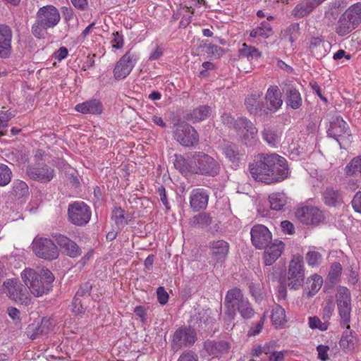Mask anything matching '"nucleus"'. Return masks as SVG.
Segmentation results:
<instances>
[{
    "instance_id": "nucleus-1",
    "label": "nucleus",
    "mask_w": 361,
    "mask_h": 361,
    "mask_svg": "<svg viewBox=\"0 0 361 361\" xmlns=\"http://www.w3.org/2000/svg\"><path fill=\"white\" fill-rule=\"evenodd\" d=\"M249 170L256 181L267 185L281 182L288 175L286 159L277 154H259L250 163Z\"/></svg>"
},
{
    "instance_id": "nucleus-2",
    "label": "nucleus",
    "mask_w": 361,
    "mask_h": 361,
    "mask_svg": "<svg viewBox=\"0 0 361 361\" xmlns=\"http://www.w3.org/2000/svg\"><path fill=\"white\" fill-rule=\"evenodd\" d=\"M61 20L59 10L52 5L44 6L37 11L31 27L32 34L37 39H44L47 30L54 28Z\"/></svg>"
},
{
    "instance_id": "nucleus-3",
    "label": "nucleus",
    "mask_w": 361,
    "mask_h": 361,
    "mask_svg": "<svg viewBox=\"0 0 361 361\" xmlns=\"http://www.w3.org/2000/svg\"><path fill=\"white\" fill-rule=\"evenodd\" d=\"M226 313L233 317L238 312L245 319H250L255 315V310L241 290L233 288L228 290L224 300Z\"/></svg>"
},
{
    "instance_id": "nucleus-4",
    "label": "nucleus",
    "mask_w": 361,
    "mask_h": 361,
    "mask_svg": "<svg viewBox=\"0 0 361 361\" xmlns=\"http://www.w3.org/2000/svg\"><path fill=\"white\" fill-rule=\"evenodd\" d=\"M222 122L233 127L239 135L241 142L245 145H252L257 135V129L254 124L245 117L234 119L231 115L224 114L221 116Z\"/></svg>"
},
{
    "instance_id": "nucleus-5",
    "label": "nucleus",
    "mask_w": 361,
    "mask_h": 361,
    "mask_svg": "<svg viewBox=\"0 0 361 361\" xmlns=\"http://www.w3.org/2000/svg\"><path fill=\"white\" fill-rule=\"evenodd\" d=\"M361 23V3L350 6L339 18L336 32L339 36H345L355 30Z\"/></svg>"
},
{
    "instance_id": "nucleus-6",
    "label": "nucleus",
    "mask_w": 361,
    "mask_h": 361,
    "mask_svg": "<svg viewBox=\"0 0 361 361\" xmlns=\"http://www.w3.org/2000/svg\"><path fill=\"white\" fill-rule=\"evenodd\" d=\"M328 136L335 139L341 149H346L352 141V134L348 123L341 116H336L327 130Z\"/></svg>"
},
{
    "instance_id": "nucleus-7",
    "label": "nucleus",
    "mask_w": 361,
    "mask_h": 361,
    "mask_svg": "<svg viewBox=\"0 0 361 361\" xmlns=\"http://www.w3.org/2000/svg\"><path fill=\"white\" fill-rule=\"evenodd\" d=\"M193 173L214 176L219 172V163L209 155L203 152L192 154Z\"/></svg>"
},
{
    "instance_id": "nucleus-8",
    "label": "nucleus",
    "mask_w": 361,
    "mask_h": 361,
    "mask_svg": "<svg viewBox=\"0 0 361 361\" xmlns=\"http://www.w3.org/2000/svg\"><path fill=\"white\" fill-rule=\"evenodd\" d=\"M305 268L303 257L295 255L290 260L288 271V286L290 289L298 290L303 284Z\"/></svg>"
},
{
    "instance_id": "nucleus-9",
    "label": "nucleus",
    "mask_w": 361,
    "mask_h": 361,
    "mask_svg": "<svg viewBox=\"0 0 361 361\" xmlns=\"http://www.w3.org/2000/svg\"><path fill=\"white\" fill-rule=\"evenodd\" d=\"M21 278L25 285L35 297L47 294L51 288L39 279V274L32 269H25L21 273Z\"/></svg>"
},
{
    "instance_id": "nucleus-10",
    "label": "nucleus",
    "mask_w": 361,
    "mask_h": 361,
    "mask_svg": "<svg viewBox=\"0 0 361 361\" xmlns=\"http://www.w3.org/2000/svg\"><path fill=\"white\" fill-rule=\"evenodd\" d=\"M32 249L35 255L46 260L58 258L59 251L54 243L47 238H35L32 243Z\"/></svg>"
},
{
    "instance_id": "nucleus-11",
    "label": "nucleus",
    "mask_w": 361,
    "mask_h": 361,
    "mask_svg": "<svg viewBox=\"0 0 361 361\" xmlns=\"http://www.w3.org/2000/svg\"><path fill=\"white\" fill-rule=\"evenodd\" d=\"M68 216L71 224L78 226H83L90 220L91 211L85 203L75 202L68 206Z\"/></svg>"
},
{
    "instance_id": "nucleus-12",
    "label": "nucleus",
    "mask_w": 361,
    "mask_h": 361,
    "mask_svg": "<svg viewBox=\"0 0 361 361\" xmlns=\"http://www.w3.org/2000/svg\"><path fill=\"white\" fill-rule=\"evenodd\" d=\"M173 136L178 142L187 147H193L199 141L196 130L186 123H180L176 126Z\"/></svg>"
},
{
    "instance_id": "nucleus-13",
    "label": "nucleus",
    "mask_w": 361,
    "mask_h": 361,
    "mask_svg": "<svg viewBox=\"0 0 361 361\" xmlns=\"http://www.w3.org/2000/svg\"><path fill=\"white\" fill-rule=\"evenodd\" d=\"M4 292L8 298L16 302H25L28 299L27 287L23 286L16 279H9L4 282Z\"/></svg>"
},
{
    "instance_id": "nucleus-14",
    "label": "nucleus",
    "mask_w": 361,
    "mask_h": 361,
    "mask_svg": "<svg viewBox=\"0 0 361 361\" xmlns=\"http://www.w3.org/2000/svg\"><path fill=\"white\" fill-rule=\"evenodd\" d=\"M26 173L30 178L42 183L50 182L55 176L54 169L44 163L28 165Z\"/></svg>"
},
{
    "instance_id": "nucleus-15",
    "label": "nucleus",
    "mask_w": 361,
    "mask_h": 361,
    "mask_svg": "<svg viewBox=\"0 0 361 361\" xmlns=\"http://www.w3.org/2000/svg\"><path fill=\"white\" fill-rule=\"evenodd\" d=\"M196 333L190 327L182 326L178 328L173 334L171 348L178 351L183 347L193 345L196 341Z\"/></svg>"
},
{
    "instance_id": "nucleus-16",
    "label": "nucleus",
    "mask_w": 361,
    "mask_h": 361,
    "mask_svg": "<svg viewBox=\"0 0 361 361\" xmlns=\"http://www.w3.org/2000/svg\"><path fill=\"white\" fill-rule=\"evenodd\" d=\"M350 293L348 288L343 287L338 290L336 302L342 325L348 324L350 321Z\"/></svg>"
},
{
    "instance_id": "nucleus-17",
    "label": "nucleus",
    "mask_w": 361,
    "mask_h": 361,
    "mask_svg": "<svg viewBox=\"0 0 361 361\" xmlns=\"http://www.w3.org/2000/svg\"><path fill=\"white\" fill-rule=\"evenodd\" d=\"M137 60V55L128 51L116 63L114 75L116 80L126 78L134 68Z\"/></svg>"
},
{
    "instance_id": "nucleus-18",
    "label": "nucleus",
    "mask_w": 361,
    "mask_h": 361,
    "mask_svg": "<svg viewBox=\"0 0 361 361\" xmlns=\"http://www.w3.org/2000/svg\"><path fill=\"white\" fill-rule=\"evenodd\" d=\"M92 284L86 281L80 285L73 300V311L76 314H82L86 310L85 300L89 299Z\"/></svg>"
},
{
    "instance_id": "nucleus-19",
    "label": "nucleus",
    "mask_w": 361,
    "mask_h": 361,
    "mask_svg": "<svg viewBox=\"0 0 361 361\" xmlns=\"http://www.w3.org/2000/svg\"><path fill=\"white\" fill-rule=\"evenodd\" d=\"M251 241L257 249H264L272 242V235L264 225H255L250 231Z\"/></svg>"
},
{
    "instance_id": "nucleus-20",
    "label": "nucleus",
    "mask_w": 361,
    "mask_h": 361,
    "mask_svg": "<svg viewBox=\"0 0 361 361\" xmlns=\"http://www.w3.org/2000/svg\"><path fill=\"white\" fill-rule=\"evenodd\" d=\"M295 216L300 222L307 225L318 224L324 219L322 211L312 206L299 208L295 212Z\"/></svg>"
},
{
    "instance_id": "nucleus-21",
    "label": "nucleus",
    "mask_w": 361,
    "mask_h": 361,
    "mask_svg": "<svg viewBox=\"0 0 361 361\" xmlns=\"http://www.w3.org/2000/svg\"><path fill=\"white\" fill-rule=\"evenodd\" d=\"M209 254L214 265L225 262L229 252V243L224 240H213L209 245Z\"/></svg>"
},
{
    "instance_id": "nucleus-22",
    "label": "nucleus",
    "mask_w": 361,
    "mask_h": 361,
    "mask_svg": "<svg viewBox=\"0 0 361 361\" xmlns=\"http://www.w3.org/2000/svg\"><path fill=\"white\" fill-rule=\"evenodd\" d=\"M284 243L279 240H274L264 247L263 253L264 263L266 266L272 265L281 255L284 250Z\"/></svg>"
},
{
    "instance_id": "nucleus-23",
    "label": "nucleus",
    "mask_w": 361,
    "mask_h": 361,
    "mask_svg": "<svg viewBox=\"0 0 361 361\" xmlns=\"http://www.w3.org/2000/svg\"><path fill=\"white\" fill-rule=\"evenodd\" d=\"M265 100L266 109L264 110L265 114L275 112L281 108L283 100L281 99V93L277 86H271L267 90Z\"/></svg>"
},
{
    "instance_id": "nucleus-24",
    "label": "nucleus",
    "mask_w": 361,
    "mask_h": 361,
    "mask_svg": "<svg viewBox=\"0 0 361 361\" xmlns=\"http://www.w3.org/2000/svg\"><path fill=\"white\" fill-rule=\"evenodd\" d=\"M308 50L317 59H322L328 53L331 44L322 37H311L308 39Z\"/></svg>"
},
{
    "instance_id": "nucleus-25",
    "label": "nucleus",
    "mask_w": 361,
    "mask_h": 361,
    "mask_svg": "<svg viewBox=\"0 0 361 361\" xmlns=\"http://www.w3.org/2000/svg\"><path fill=\"white\" fill-rule=\"evenodd\" d=\"M52 238L60 247L63 249V252L66 255L71 257H76L80 255L81 250L79 246L66 235L56 233L52 234Z\"/></svg>"
},
{
    "instance_id": "nucleus-26",
    "label": "nucleus",
    "mask_w": 361,
    "mask_h": 361,
    "mask_svg": "<svg viewBox=\"0 0 361 361\" xmlns=\"http://www.w3.org/2000/svg\"><path fill=\"white\" fill-rule=\"evenodd\" d=\"M13 32L11 27L5 24L0 25V58L8 59L11 54Z\"/></svg>"
},
{
    "instance_id": "nucleus-27",
    "label": "nucleus",
    "mask_w": 361,
    "mask_h": 361,
    "mask_svg": "<svg viewBox=\"0 0 361 361\" xmlns=\"http://www.w3.org/2000/svg\"><path fill=\"white\" fill-rule=\"evenodd\" d=\"M209 193L203 188L193 189L190 195V205L194 212H199L207 208Z\"/></svg>"
},
{
    "instance_id": "nucleus-28",
    "label": "nucleus",
    "mask_w": 361,
    "mask_h": 361,
    "mask_svg": "<svg viewBox=\"0 0 361 361\" xmlns=\"http://www.w3.org/2000/svg\"><path fill=\"white\" fill-rule=\"evenodd\" d=\"M324 1L302 0L294 7L291 11V15L295 18L307 17Z\"/></svg>"
},
{
    "instance_id": "nucleus-29",
    "label": "nucleus",
    "mask_w": 361,
    "mask_h": 361,
    "mask_svg": "<svg viewBox=\"0 0 361 361\" xmlns=\"http://www.w3.org/2000/svg\"><path fill=\"white\" fill-rule=\"evenodd\" d=\"M322 199L324 204L331 207H336L343 204V192L334 187H326L322 192Z\"/></svg>"
},
{
    "instance_id": "nucleus-30",
    "label": "nucleus",
    "mask_w": 361,
    "mask_h": 361,
    "mask_svg": "<svg viewBox=\"0 0 361 361\" xmlns=\"http://www.w3.org/2000/svg\"><path fill=\"white\" fill-rule=\"evenodd\" d=\"M283 91L286 94V104L293 109H299L302 104V99L297 87L292 83H286Z\"/></svg>"
},
{
    "instance_id": "nucleus-31",
    "label": "nucleus",
    "mask_w": 361,
    "mask_h": 361,
    "mask_svg": "<svg viewBox=\"0 0 361 361\" xmlns=\"http://www.w3.org/2000/svg\"><path fill=\"white\" fill-rule=\"evenodd\" d=\"M75 109L83 114H100L103 111V106L99 100L90 99L77 104Z\"/></svg>"
},
{
    "instance_id": "nucleus-32",
    "label": "nucleus",
    "mask_w": 361,
    "mask_h": 361,
    "mask_svg": "<svg viewBox=\"0 0 361 361\" xmlns=\"http://www.w3.org/2000/svg\"><path fill=\"white\" fill-rule=\"evenodd\" d=\"M211 108L209 106L202 105L187 113L185 118L195 123L205 120L209 116Z\"/></svg>"
},
{
    "instance_id": "nucleus-33",
    "label": "nucleus",
    "mask_w": 361,
    "mask_h": 361,
    "mask_svg": "<svg viewBox=\"0 0 361 361\" xmlns=\"http://www.w3.org/2000/svg\"><path fill=\"white\" fill-rule=\"evenodd\" d=\"M323 283L322 276L318 274H314L307 279L305 294L307 298L314 295L321 288Z\"/></svg>"
},
{
    "instance_id": "nucleus-34",
    "label": "nucleus",
    "mask_w": 361,
    "mask_h": 361,
    "mask_svg": "<svg viewBox=\"0 0 361 361\" xmlns=\"http://www.w3.org/2000/svg\"><path fill=\"white\" fill-rule=\"evenodd\" d=\"M269 201L271 209L276 211L285 210L288 203V197L283 192H274L269 196Z\"/></svg>"
},
{
    "instance_id": "nucleus-35",
    "label": "nucleus",
    "mask_w": 361,
    "mask_h": 361,
    "mask_svg": "<svg viewBox=\"0 0 361 361\" xmlns=\"http://www.w3.org/2000/svg\"><path fill=\"white\" fill-rule=\"evenodd\" d=\"M346 330L343 333L340 340V345L343 350H352L357 342V338L355 336V332L350 329V325L346 324Z\"/></svg>"
},
{
    "instance_id": "nucleus-36",
    "label": "nucleus",
    "mask_w": 361,
    "mask_h": 361,
    "mask_svg": "<svg viewBox=\"0 0 361 361\" xmlns=\"http://www.w3.org/2000/svg\"><path fill=\"white\" fill-rule=\"evenodd\" d=\"M261 94L259 92L252 93L245 100V104L247 111L251 114H257L262 111L259 99Z\"/></svg>"
},
{
    "instance_id": "nucleus-37",
    "label": "nucleus",
    "mask_w": 361,
    "mask_h": 361,
    "mask_svg": "<svg viewBox=\"0 0 361 361\" xmlns=\"http://www.w3.org/2000/svg\"><path fill=\"white\" fill-rule=\"evenodd\" d=\"M212 223V217L209 214L206 212H201L192 216L189 224L192 227L206 228L211 225Z\"/></svg>"
},
{
    "instance_id": "nucleus-38",
    "label": "nucleus",
    "mask_w": 361,
    "mask_h": 361,
    "mask_svg": "<svg viewBox=\"0 0 361 361\" xmlns=\"http://www.w3.org/2000/svg\"><path fill=\"white\" fill-rule=\"evenodd\" d=\"M223 154L233 163H238L240 160L241 154L238 147L233 143H226L222 148Z\"/></svg>"
},
{
    "instance_id": "nucleus-39",
    "label": "nucleus",
    "mask_w": 361,
    "mask_h": 361,
    "mask_svg": "<svg viewBox=\"0 0 361 361\" xmlns=\"http://www.w3.org/2000/svg\"><path fill=\"white\" fill-rule=\"evenodd\" d=\"M273 33L271 26L267 21L261 23L260 25L253 29L250 34L251 37H262L267 39Z\"/></svg>"
},
{
    "instance_id": "nucleus-40",
    "label": "nucleus",
    "mask_w": 361,
    "mask_h": 361,
    "mask_svg": "<svg viewBox=\"0 0 361 361\" xmlns=\"http://www.w3.org/2000/svg\"><path fill=\"white\" fill-rule=\"evenodd\" d=\"M239 56L247 58L250 61L260 58L262 53L256 47L243 43L239 49Z\"/></svg>"
},
{
    "instance_id": "nucleus-41",
    "label": "nucleus",
    "mask_w": 361,
    "mask_h": 361,
    "mask_svg": "<svg viewBox=\"0 0 361 361\" xmlns=\"http://www.w3.org/2000/svg\"><path fill=\"white\" fill-rule=\"evenodd\" d=\"M192 164V156L188 159L180 157L176 160L175 166L180 171L181 173L187 175L189 173H193L194 165Z\"/></svg>"
},
{
    "instance_id": "nucleus-42",
    "label": "nucleus",
    "mask_w": 361,
    "mask_h": 361,
    "mask_svg": "<svg viewBox=\"0 0 361 361\" xmlns=\"http://www.w3.org/2000/svg\"><path fill=\"white\" fill-rule=\"evenodd\" d=\"M271 317L275 326H281L286 322L285 310L279 305L273 307Z\"/></svg>"
},
{
    "instance_id": "nucleus-43",
    "label": "nucleus",
    "mask_w": 361,
    "mask_h": 361,
    "mask_svg": "<svg viewBox=\"0 0 361 361\" xmlns=\"http://www.w3.org/2000/svg\"><path fill=\"white\" fill-rule=\"evenodd\" d=\"M15 116V111H11L10 110L0 111V137L6 135L8 122Z\"/></svg>"
},
{
    "instance_id": "nucleus-44",
    "label": "nucleus",
    "mask_w": 361,
    "mask_h": 361,
    "mask_svg": "<svg viewBox=\"0 0 361 361\" xmlns=\"http://www.w3.org/2000/svg\"><path fill=\"white\" fill-rule=\"evenodd\" d=\"M13 192L18 199L25 197L29 193L27 183L20 180H15L13 183Z\"/></svg>"
},
{
    "instance_id": "nucleus-45",
    "label": "nucleus",
    "mask_w": 361,
    "mask_h": 361,
    "mask_svg": "<svg viewBox=\"0 0 361 361\" xmlns=\"http://www.w3.org/2000/svg\"><path fill=\"white\" fill-rule=\"evenodd\" d=\"M112 219L119 228H123L128 224L127 217L125 216V211L121 207L115 208L112 211Z\"/></svg>"
},
{
    "instance_id": "nucleus-46",
    "label": "nucleus",
    "mask_w": 361,
    "mask_h": 361,
    "mask_svg": "<svg viewBox=\"0 0 361 361\" xmlns=\"http://www.w3.org/2000/svg\"><path fill=\"white\" fill-rule=\"evenodd\" d=\"M12 171L8 166L0 164V186L7 185L11 180Z\"/></svg>"
},
{
    "instance_id": "nucleus-47",
    "label": "nucleus",
    "mask_w": 361,
    "mask_h": 361,
    "mask_svg": "<svg viewBox=\"0 0 361 361\" xmlns=\"http://www.w3.org/2000/svg\"><path fill=\"white\" fill-rule=\"evenodd\" d=\"M346 173L349 176L357 172L361 173V156L354 158L345 167Z\"/></svg>"
},
{
    "instance_id": "nucleus-48",
    "label": "nucleus",
    "mask_w": 361,
    "mask_h": 361,
    "mask_svg": "<svg viewBox=\"0 0 361 361\" xmlns=\"http://www.w3.org/2000/svg\"><path fill=\"white\" fill-rule=\"evenodd\" d=\"M229 349V345L226 341H219L217 343H210L207 345V350H210L211 354H216V352L226 353Z\"/></svg>"
},
{
    "instance_id": "nucleus-49",
    "label": "nucleus",
    "mask_w": 361,
    "mask_h": 361,
    "mask_svg": "<svg viewBox=\"0 0 361 361\" xmlns=\"http://www.w3.org/2000/svg\"><path fill=\"white\" fill-rule=\"evenodd\" d=\"M322 260V255L316 251H309L306 254V261L309 266H319Z\"/></svg>"
},
{
    "instance_id": "nucleus-50",
    "label": "nucleus",
    "mask_w": 361,
    "mask_h": 361,
    "mask_svg": "<svg viewBox=\"0 0 361 361\" xmlns=\"http://www.w3.org/2000/svg\"><path fill=\"white\" fill-rule=\"evenodd\" d=\"M264 140L270 145L274 146L278 142V135L274 130L269 128H264L262 131Z\"/></svg>"
},
{
    "instance_id": "nucleus-51",
    "label": "nucleus",
    "mask_w": 361,
    "mask_h": 361,
    "mask_svg": "<svg viewBox=\"0 0 361 361\" xmlns=\"http://www.w3.org/2000/svg\"><path fill=\"white\" fill-rule=\"evenodd\" d=\"M342 271V266L339 262H334L331 264L328 277L330 281L335 282L340 277Z\"/></svg>"
},
{
    "instance_id": "nucleus-52",
    "label": "nucleus",
    "mask_w": 361,
    "mask_h": 361,
    "mask_svg": "<svg viewBox=\"0 0 361 361\" xmlns=\"http://www.w3.org/2000/svg\"><path fill=\"white\" fill-rule=\"evenodd\" d=\"M329 324V322L324 321L322 322L317 317H309V326L312 329H318L321 331H326L328 329Z\"/></svg>"
},
{
    "instance_id": "nucleus-53",
    "label": "nucleus",
    "mask_w": 361,
    "mask_h": 361,
    "mask_svg": "<svg viewBox=\"0 0 361 361\" xmlns=\"http://www.w3.org/2000/svg\"><path fill=\"white\" fill-rule=\"evenodd\" d=\"M334 304L331 300H329L326 302L322 312V318L323 321L329 322V320L334 311Z\"/></svg>"
},
{
    "instance_id": "nucleus-54",
    "label": "nucleus",
    "mask_w": 361,
    "mask_h": 361,
    "mask_svg": "<svg viewBox=\"0 0 361 361\" xmlns=\"http://www.w3.org/2000/svg\"><path fill=\"white\" fill-rule=\"evenodd\" d=\"M249 290L252 296L257 302L262 301L263 297L259 285L251 282L249 283Z\"/></svg>"
},
{
    "instance_id": "nucleus-55",
    "label": "nucleus",
    "mask_w": 361,
    "mask_h": 361,
    "mask_svg": "<svg viewBox=\"0 0 361 361\" xmlns=\"http://www.w3.org/2000/svg\"><path fill=\"white\" fill-rule=\"evenodd\" d=\"M39 274V277L42 279L44 283H46L48 286L52 287L51 283L54 280V276L53 274L47 269H42L40 271V274Z\"/></svg>"
},
{
    "instance_id": "nucleus-56",
    "label": "nucleus",
    "mask_w": 361,
    "mask_h": 361,
    "mask_svg": "<svg viewBox=\"0 0 361 361\" xmlns=\"http://www.w3.org/2000/svg\"><path fill=\"white\" fill-rule=\"evenodd\" d=\"M266 315L264 314L259 322H257L255 326L251 327L250 329L248 331V336H256L259 334L264 326V321H265Z\"/></svg>"
},
{
    "instance_id": "nucleus-57",
    "label": "nucleus",
    "mask_w": 361,
    "mask_h": 361,
    "mask_svg": "<svg viewBox=\"0 0 361 361\" xmlns=\"http://www.w3.org/2000/svg\"><path fill=\"white\" fill-rule=\"evenodd\" d=\"M52 327V323L49 319L42 318L41 323L38 325V331H40V333L42 334H47Z\"/></svg>"
},
{
    "instance_id": "nucleus-58",
    "label": "nucleus",
    "mask_w": 361,
    "mask_h": 361,
    "mask_svg": "<svg viewBox=\"0 0 361 361\" xmlns=\"http://www.w3.org/2000/svg\"><path fill=\"white\" fill-rule=\"evenodd\" d=\"M113 39L111 41L112 47L121 49L124 44L123 36L121 35L118 32H116L113 33Z\"/></svg>"
},
{
    "instance_id": "nucleus-59",
    "label": "nucleus",
    "mask_w": 361,
    "mask_h": 361,
    "mask_svg": "<svg viewBox=\"0 0 361 361\" xmlns=\"http://www.w3.org/2000/svg\"><path fill=\"white\" fill-rule=\"evenodd\" d=\"M329 347L325 345H319L317 347V351L318 353V359L322 361H326L329 360L328 351Z\"/></svg>"
},
{
    "instance_id": "nucleus-60",
    "label": "nucleus",
    "mask_w": 361,
    "mask_h": 361,
    "mask_svg": "<svg viewBox=\"0 0 361 361\" xmlns=\"http://www.w3.org/2000/svg\"><path fill=\"white\" fill-rule=\"evenodd\" d=\"M157 300L161 305H165L169 300V294L164 288L160 286L157 290Z\"/></svg>"
},
{
    "instance_id": "nucleus-61",
    "label": "nucleus",
    "mask_w": 361,
    "mask_h": 361,
    "mask_svg": "<svg viewBox=\"0 0 361 361\" xmlns=\"http://www.w3.org/2000/svg\"><path fill=\"white\" fill-rule=\"evenodd\" d=\"M178 361H198V356L191 350H186L180 355Z\"/></svg>"
},
{
    "instance_id": "nucleus-62",
    "label": "nucleus",
    "mask_w": 361,
    "mask_h": 361,
    "mask_svg": "<svg viewBox=\"0 0 361 361\" xmlns=\"http://www.w3.org/2000/svg\"><path fill=\"white\" fill-rule=\"evenodd\" d=\"M351 203L355 212L361 214V191L355 193Z\"/></svg>"
},
{
    "instance_id": "nucleus-63",
    "label": "nucleus",
    "mask_w": 361,
    "mask_h": 361,
    "mask_svg": "<svg viewBox=\"0 0 361 361\" xmlns=\"http://www.w3.org/2000/svg\"><path fill=\"white\" fill-rule=\"evenodd\" d=\"M26 334L32 340H35L39 336L43 335L42 333H40V331H38V325L37 326L34 325H29L27 329Z\"/></svg>"
},
{
    "instance_id": "nucleus-64",
    "label": "nucleus",
    "mask_w": 361,
    "mask_h": 361,
    "mask_svg": "<svg viewBox=\"0 0 361 361\" xmlns=\"http://www.w3.org/2000/svg\"><path fill=\"white\" fill-rule=\"evenodd\" d=\"M210 313L211 311L209 310H202L198 314L199 317H197V320L200 323L209 324L212 322Z\"/></svg>"
}]
</instances>
